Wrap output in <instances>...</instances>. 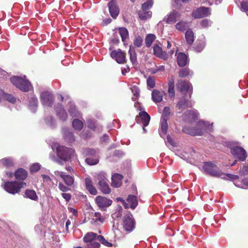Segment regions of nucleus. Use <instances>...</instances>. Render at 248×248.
I'll return each mask as SVG.
<instances>
[{"instance_id":"nucleus-1","label":"nucleus","mask_w":248,"mask_h":248,"mask_svg":"<svg viewBox=\"0 0 248 248\" xmlns=\"http://www.w3.org/2000/svg\"><path fill=\"white\" fill-rule=\"evenodd\" d=\"M26 186V183L23 181H7L4 183L3 187L8 193L15 195L19 193L21 189Z\"/></svg>"},{"instance_id":"nucleus-2","label":"nucleus","mask_w":248,"mask_h":248,"mask_svg":"<svg viewBox=\"0 0 248 248\" xmlns=\"http://www.w3.org/2000/svg\"><path fill=\"white\" fill-rule=\"evenodd\" d=\"M10 81L14 86L24 92H28L31 86V83L26 79L25 76L23 77L18 76L12 77L10 78Z\"/></svg>"},{"instance_id":"nucleus-3","label":"nucleus","mask_w":248,"mask_h":248,"mask_svg":"<svg viewBox=\"0 0 248 248\" xmlns=\"http://www.w3.org/2000/svg\"><path fill=\"white\" fill-rule=\"evenodd\" d=\"M58 157L63 161H69L74 157L75 152L72 148H68L64 146L59 145L56 148Z\"/></svg>"},{"instance_id":"nucleus-4","label":"nucleus","mask_w":248,"mask_h":248,"mask_svg":"<svg viewBox=\"0 0 248 248\" xmlns=\"http://www.w3.org/2000/svg\"><path fill=\"white\" fill-rule=\"evenodd\" d=\"M97 181V186L98 189L104 194H108L111 192V189L108 184V181L105 174L100 173L96 176Z\"/></svg>"},{"instance_id":"nucleus-5","label":"nucleus","mask_w":248,"mask_h":248,"mask_svg":"<svg viewBox=\"0 0 248 248\" xmlns=\"http://www.w3.org/2000/svg\"><path fill=\"white\" fill-rule=\"evenodd\" d=\"M203 169L207 173L213 177H221L224 174L213 162H204Z\"/></svg>"},{"instance_id":"nucleus-6","label":"nucleus","mask_w":248,"mask_h":248,"mask_svg":"<svg viewBox=\"0 0 248 248\" xmlns=\"http://www.w3.org/2000/svg\"><path fill=\"white\" fill-rule=\"evenodd\" d=\"M136 227V221L133 215L128 213L125 214L123 219V229L127 233L132 232Z\"/></svg>"},{"instance_id":"nucleus-7","label":"nucleus","mask_w":248,"mask_h":248,"mask_svg":"<svg viewBox=\"0 0 248 248\" xmlns=\"http://www.w3.org/2000/svg\"><path fill=\"white\" fill-rule=\"evenodd\" d=\"M210 8L201 7L193 11L191 16L194 19H199L210 15Z\"/></svg>"},{"instance_id":"nucleus-8","label":"nucleus","mask_w":248,"mask_h":248,"mask_svg":"<svg viewBox=\"0 0 248 248\" xmlns=\"http://www.w3.org/2000/svg\"><path fill=\"white\" fill-rule=\"evenodd\" d=\"M232 153L235 158L239 160L244 161L247 157L246 151L242 147H235L232 149Z\"/></svg>"},{"instance_id":"nucleus-9","label":"nucleus","mask_w":248,"mask_h":248,"mask_svg":"<svg viewBox=\"0 0 248 248\" xmlns=\"http://www.w3.org/2000/svg\"><path fill=\"white\" fill-rule=\"evenodd\" d=\"M40 100L43 105L51 107L53 104L54 97L50 93L44 92L40 95Z\"/></svg>"},{"instance_id":"nucleus-10","label":"nucleus","mask_w":248,"mask_h":248,"mask_svg":"<svg viewBox=\"0 0 248 248\" xmlns=\"http://www.w3.org/2000/svg\"><path fill=\"white\" fill-rule=\"evenodd\" d=\"M110 56L115 59L118 63L126 62L125 53L120 49L113 50L110 53Z\"/></svg>"},{"instance_id":"nucleus-11","label":"nucleus","mask_w":248,"mask_h":248,"mask_svg":"<svg viewBox=\"0 0 248 248\" xmlns=\"http://www.w3.org/2000/svg\"><path fill=\"white\" fill-rule=\"evenodd\" d=\"M108 10L111 16L115 19L119 15L120 10L116 0H111L108 3Z\"/></svg>"},{"instance_id":"nucleus-12","label":"nucleus","mask_w":248,"mask_h":248,"mask_svg":"<svg viewBox=\"0 0 248 248\" xmlns=\"http://www.w3.org/2000/svg\"><path fill=\"white\" fill-rule=\"evenodd\" d=\"M180 16V14L176 10L170 12L163 19L167 24H171L175 23Z\"/></svg>"},{"instance_id":"nucleus-13","label":"nucleus","mask_w":248,"mask_h":248,"mask_svg":"<svg viewBox=\"0 0 248 248\" xmlns=\"http://www.w3.org/2000/svg\"><path fill=\"white\" fill-rule=\"evenodd\" d=\"M140 118L141 119L142 121V124L143 125V129L144 131H146L145 127L147 126L150 121V116L145 111H140L139 113V116H137L136 118V121L138 123Z\"/></svg>"},{"instance_id":"nucleus-14","label":"nucleus","mask_w":248,"mask_h":248,"mask_svg":"<svg viewBox=\"0 0 248 248\" xmlns=\"http://www.w3.org/2000/svg\"><path fill=\"white\" fill-rule=\"evenodd\" d=\"M153 53L154 54L164 60H167L168 59V54L165 51H163L162 48L158 45H155L153 46Z\"/></svg>"},{"instance_id":"nucleus-15","label":"nucleus","mask_w":248,"mask_h":248,"mask_svg":"<svg viewBox=\"0 0 248 248\" xmlns=\"http://www.w3.org/2000/svg\"><path fill=\"white\" fill-rule=\"evenodd\" d=\"M95 202L100 207H107L112 204V201L106 197L98 196L95 198Z\"/></svg>"},{"instance_id":"nucleus-16","label":"nucleus","mask_w":248,"mask_h":248,"mask_svg":"<svg viewBox=\"0 0 248 248\" xmlns=\"http://www.w3.org/2000/svg\"><path fill=\"white\" fill-rule=\"evenodd\" d=\"M176 107L179 110L182 111L183 110L186 109L187 108H192V104L190 101L185 98V97H183L180 99L176 104Z\"/></svg>"},{"instance_id":"nucleus-17","label":"nucleus","mask_w":248,"mask_h":248,"mask_svg":"<svg viewBox=\"0 0 248 248\" xmlns=\"http://www.w3.org/2000/svg\"><path fill=\"white\" fill-rule=\"evenodd\" d=\"M55 110L57 115L61 120L64 121L67 119V114L62 104H58L55 108Z\"/></svg>"},{"instance_id":"nucleus-18","label":"nucleus","mask_w":248,"mask_h":248,"mask_svg":"<svg viewBox=\"0 0 248 248\" xmlns=\"http://www.w3.org/2000/svg\"><path fill=\"white\" fill-rule=\"evenodd\" d=\"M58 174L68 186H71L74 184V178L73 176L65 174L63 171H58Z\"/></svg>"},{"instance_id":"nucleus-19","label":"nucleus","mask_w":248,"mask_h":248,"mask_svg":"<svg viewBox=\"0 0 248 248\" xmlns=\"http://www.w3.org/2000/svg\"><path fill=\"white\" fill-rule=\"evenodd\" d=\"M177 89L181 93L188 92L190 88V83L185 80H179L176 85Z\"/></svg>"},{"instance_id":"nucleus-20","label":"nucleus","mask_w":248,"mask_h":248,"mask_svg":"<svg viewBox=\"0 0 248 248\" xmlns=\"http://www.w3.org/2000/svg\"><path fill=\"white\" fill-rule=\"evenodd\" d=\"M85 186L86 189L89 193L93 195H95L97 193L96 188L93 184V182L90 178H86L85 179Z\"/></svg>"},{"instance_id":"nucleus-21","label":"nucleus","mask_w":248,"mask_h":248,"mask_svg":"<svg viewBox=\"0 0 248 248\" xmlns=\"http://www.w3.org/2000/svg\"><path fill=\"white\" fill-rule=\"evenodd\" d=\"M98 235L94 232H88L83 237V240L87 244H89V243H92L98 240Z\"/></svg>"},{"instance_id":"nucleus-22","label":"nucleus","mask_w":248,"mask_h":248,"mask_svg":"<svg viewBox=\"0 0 248 248\" xmlns=\"http://www.w3.org/2000/svg\"><path fill=\"white\" fill-rule=\"evenodd\" d=\"M14 175L17 180L23 181L27 178L28 172L25 170L19 168L16 171Z\"/></svg>"},{"instance_id":"nucleus-23","label":"nucleus","mask_w":248,"mask_h":248,"mask_svg":"<svg viewBox=\"0 0 248 248\" xmlns=\"http://www.w3.org/2000/svg\"><path fill=\"white\" fill-rule=\"evenodd\" d=\"M122 175L118 173L114 174L111 177V186L114 187H119L122 185Z\"/></svg>"},{"instance_id":"nucleus-24","label":"nucleus","mask_w":248,"mask_h":248,"mask_svg":"<svg viewBox=\"0 0 248 248\" xmlns=\"http://www.w3.org/2000/svg\"><path fill=\"white\" fill-rule=\"evenodd\" d=\"M168 128L167 119L161 118L160 127L159 128V133L160 135L162 137L167 134Z\"/></svg>"},{"instance_id":"nucleus-25","label":"nucleus","mask_w":248,"mask_h":248,"mask_svg":"<svg viewBox=\"0 0 248 248\" xmlns=\"http://www.w3.org/2000/svg\"><path fill=\"white\" fill-rule=\"evenodd\" d=\"M177 61L179 66L184 67L186 66L187 62L186 55L183 52L179 53L177 57Z\"/></svg>"},{"instance_id":"nucleus-26","label":"nucleus","mask_w":248,"mask_h":248,"mask_svg":"<svg viewBox=\"0 0 248 248\" xmlns=\"http://www.w3.org/2000/svg\"><path fill=\"white\" fill-rule=\"evenodd\" d=\"M138 14L141 20L145 21L151 18L152 12L151 11H143V10H141L139 11Z\"/></svg>"},{"instance_id":"nucleus-27","label":"nucleus","mask_w":248,"mask_h":248,"mask_svg":"<svg viewBox=\"0 0 248 248\" xmlns=\"http://www.w3.org/2000/svg\"><path fill=\"white\" fill-rule=\"evenodd\" d=\"M127 202L130 204V208L134 209L138 204V201L137 196L129 195L127 198Z\"/></svg>"},{"instance_id":"nucleus-28","label":"nucleus","mask_w":248,"mask_h":248,"mask_svg":"<svg viewBox=\"0 0 248 248\" xmlns=\"http://www.w3.org/2000/svg\"><path fill=\"white\" fill-rule=\"evenodd\" d=\"M152 98L155 102H160L163 99V95L158 90H154L152 93Z\"/></svg>"},{"instance_id":"nucleus-29","label":"nucleus","mask_w":248,"mask_h":248,"mask_svg":"<svg viewBox=\"0 0 248 248\" xmlns=\"http://www.w3.org/2000/svg\"><path fill=\"white\" fill-rule=\"evenodd\" d=\"M168 86L169 96L170 97H174L175 96L174 81V78L172 77L168 80Z\"/></svg>"},{"instance_id":"nucleus-30","label":"nucleus","mask_w":248,"mask_h":248,"mask_svg":"<svg viewBox=\"0 0 248 248\" xmlns=\"http://www.w3.org/2000/svg\"><path fill=\"white\" fill-rule=\"evenodd\" d=\"M0 163L5 167L9 168L14 165L13 160L11 157H5L0 160Z\"/></svg>"},{"instance_id":"nucleus-31","label":"nucleus","mask_w":248,"mask_h":248,"mask_svg":"<svg viewBox=\"0 0 248 248\" xmlns=\"http://www.w3.org/2000/svg\"><path fill=\"white\" fill-rule=\"evenodd\" d=\"M185 38L188 45H192L194 41V32L192 30L189 29L186 31L185 33Z\"/></svg>"},{"instance_id":"nucleus-32","label":"nucleus","mask_w":248,"mask_h":248,"mask_svg":"<svg viewBox=\"0 0 248 248\" xmlns=\"http://www.w3.org/2000/svg\"><path fill=\"white\" fill-rule=\"evenodd\" d=\"M72 126L76 130L80 131L83 128L84 124L82 121L75 119L72 122Z\"/></svg>"},{"instance_id":"nucleus-33","label":"nucleus","mask_w":248,"mask_h":248,"mask_svg":"<svg viewBox=\"0 0 248 248\" xmlns=\"http://www.w3.org/2000/svg\"><path fill=\"white\" fill-rule=\"evenodd\" d=\"M188 28L186 21H180L175 25V28L180 31H184Z\"/></svg>"},{"instance_id":"nucleus-34","label":"nucleus","mask_w":248,"mask_h":248,"mask_svg":"<svg viewBox=\"0 0 248 248\" xmlns=\"http://www.w3.org/2000/svg\"><path fill=\"white\" fill-rule=\"evenodd\" d=\"M128 53L130 55V59L133 64L137 62V54L135 52L134 48L131 46L129 47Z\"/></svg>"},{"instance_id":"nucleus-35","label":"nucleus","mask_w":248,"mask_h":248,"mask_svg":"<svg viewBox=\"0 0 248 248\" xmlns=\"http://www.w3.org/2000/svg\"><path fill=\"white\" fill-rule=\"evenodd\" d=\"M25 194L27 198L32 200L37 201L38 199V196L36 195V192L33 190L26 189Z\"/></svg>"},{"instance_id":"nucleus-36","label":"nucleus","mask_w":248,"mask_h":248,"mask_svg":"<svg viewBox=\"0 0 248 248\" xmlns=\"http://www.w3.org/2000/svg\"><path fill=\"white\" fill-rule=\"evenodd\" d=\"M119 32L122 42H124L129 35L128 30L125 28L122 27L119 29Z\"/></svg>"},{"instance_id":"nucleus-37","label":"nucleus","mask_w":248,"mask_h":248,"mask_svg":"<svg viewBox=\"0 0 248 248\" xmlns=\"http://www.w3.org/2000/svg\"><path fill=\"white\" fill-rule=\"evenodd\" d=\"M156 39V36L153 34H148L145 38V45L147 47L151 46L153 42Z\"/></svg>"},{"instance_id":"nucleus-38","label":"nucleus","mask_w":248,"mask_h":248,"mask_svg":"<svg viewBox=\"0 0 248 248\" xmlns=\"http://www.w3.org/2000/svg\"><path fill=\"white\" fill-rule=\"evenodd\" d=\"M68 112L71 116L72 117H78L79 115V112L78 111L76 107L74 105H71L68 109Z\"/></svg>"},{"instance_id":"nucleus-39","label":"nucleus","mask_w":248,"mask_h":248,"mask_svg":"<svg viewBox=\"0 0 248 248\" xmlns=\"http://www.w3.org/2000/svg\"><path fill=\"white\" fill-rule=\"evenodd\" d=\"M153 0H147L142 4L141 10L143 11H149V10L153 6Z\"/></svg>"},{"instance_id":"nucleus-40","label":"nucleus","mask_w":248,"mask_h":248,"mask_svg":"<svg viewBox=\"0 0 248 248\" xmlns=\"http://www.w3.org/2000/svg\"><path fill=\"white\" fill-rule=\"evenodd\" d=\"M205 43L203 41H200L199 42L196 43L195 44L194 49L197 52H201L205 47Z\"/></svg>"},{"instance_id":"nucleus-41","label":"nucleus","mask_w":248,"mask_h":248,"mask_svg":"<svg viewBox=\"0 0 248 248\" xmlns=\"http://www.w3.org/2000/svg\"><path fill=\"white\" fill-rule=\"evenodd\" d=\"M195 127H188V126H184L183 128V131L188 134H189L192 136H195V134H197V133H195Z\"/></svg>"},{"instance_id":"nucleus-42","label":"nucleus","mask_w":248,"mask_h":248,"mask_svg":"<svg viewBox=\"0 0 248 248\" xmlns=\"http://www.w3.org/2000/svg\"><path fill=\"white\" fill-rule=\"evenodd\" d=\"M38 105V100L36 97H32L31 98L30 103H29V107L30 109L32 111H34L35 108L37 107Z\"/></svg>"},{"instance_id":"nucleus-43","label":"nucleus","mask_w":248,"mask_h":248,"mask_svg":"<svg viewBox=\"0 0 248 248\" xmlns=\"http://www.w3.org/2000/svg\"><path fill=\"white\" fill-rule=\"evenodd\" d=\"M147 85L150 88H154L155 86V78L149 76L147 79Z\"/></svg>"},{"instance_id":"nucleus-44","label":"nucleus","mask_w":248,"mask_h":248,"mask_svg":"<svg viewBox=\"0 0 248 248\" xmlns=\"http://www.w3.org/2000/svg\"><path fill=\"white\" fill-rule=\"evenodd\" d=\"M143 39L142 37L139 35L135 37L134 40L133 44L135 47H140L142 45Z\"/></svg>"},{"instance_id":"nucleus-45","label":"nucleus","mask_w":248,"mask_h":248,"mask_svg":"<svg viewBox=\"0 0 248 248\" xmlns=\"http://www.w3.org/2000/svg\"><path fill=\"white\" fill-rule=\"evenodd\" d=\"M99 242H101L104 245L107 246L108 247H112V244L107 241L104 237L103 236L99 235L98 236V240Z\"/></svg>"},{"instance_id":"nucleus-46","label":"nucleus","mask_w":248,"mask_h":248,"mask_svg":"<svg viewBox=\"0 0 248 248\" xmlns=\"http://www.w3.org/2000/svg\"><path fill=\"white\" fill-rule=\"evenodd\" d=\"M2 97H3L6 100L12 103H15L16 101L15 97L10 94L5 93H4V94Z\"/></svg>"},{"instance_id":"nucleus-47","label":"nucleus","mask_w":248,"mask_h":248,"mask_svg":"<svg viewBox=\"0 0 248 248\" xmlns=\"http://www.w3.org/2000/svg\"><path fill=\"white\" fill-rule=\"evenodd\" d=\"M178 74L181 78L187 77L189 74V70L188 68H182L179 71Z\"/></svg>"},{"instance_id":"nucleus-48","label":"nucleus","mask_w":248,"mask_h":248,"mask_svg":"<svg viewBox=\"0 0 248 248\" xmlns=\"http://www.w3.org/2000/svg\"><path fill=\"white\" fill-rule=\"evenodd\" d=\"M88 127L93 130H94L96 127V122L92 119L87 121Z\"/></svg>"},{"instance_id":"nucleus-49","label":"nucleus","mask_w":248,"mask_h":248,"mask_svg":"<svg viewBox=\"0 0 248 248\" xmlns=\"http://www.w3.org/2000/svg\"><path fill=\"white\" fill-rule=\"evenodd\" d=\"M85 161L90 165H94L97 164L98 163L99 160L97 158H92L91 157H87L85 159Z\"/></svg>"},{"instance_id":"nucleus-50","label":"nucleus","mask_w":248,"mask_h":248,"mask_svg":"<svg viewBox=\"0 0 248 248\" xmlns=\"http://www.w3.org/2000/svg\"><path fill=\"white\" fill-rule=\"evenodd\" d=\"M170 114V108L169 107H165L163 109L162 116L161 118L167 119Z\"/></svg>"},{"instance_id":"nucleus-51","label":"nucleus","mask_w":248,"mask_h":248,"mask_svg":"<svg viewBox=\"0 0 248 248\" xmlns=\"http://www.w3.org/2000/svg\"><path fill=\"white\" fill-rule=\"evenodd\" d=\"M41 168V166L39 163H34L30 167V171L31 172H36L38 171Z\"/></svg>"},{"instance_id":"nucleus-52","label":"nucleus","mask_w":248,"mask_h":248,"mask_svg":"<svg viewBox=\"0 0 248 248\" xmlns=\"http://www.w3.org/2000/svg\"><path fill=\"white\" fill-rule=\"evenodd\" d=\"M94 217H95V219L93 218V220H94V222L99 221L102 223L104 221V218L101 216V213L99 212H96L94 213Z\"/></svg>"},{"instance_id":"nucleus-53","label":"nucleus","mask_w":248,"mask_h":248,"mask_svg":"<svg viewBox=\"0 0 248 248\" xmlns=\"http://www.w3.org/2000/svg\"><path fill=\"white\" fill-rule=\"evenodd\" d=\"M58 187L59 189L62 192H67L70 190L69 186H65L61 182L59 183Z\"/></svg>"},{"instance_id":"nucleus-54","label":"nucleus","mask_w":248,"mask_h":248,"mask_svg":"<svg viewBox=\"0 0 248 248\" xmlns=\"http://www.w3.org/2000/svg\"><path fill=\"white\" fill-rule=\"evenodd\" d=\"M87 248H99L100 244L99 243L95 241L92 243H89L86 245Z\"/></svg>"},{"instance_id":"nucleus-55","label":"nucleus","mask_w":248,"mask_h":248,"mask_svg":"<svg viewBox=\"0 0 248 248\" xmlns=\"http://www.w3.org/2000/svg\"><path fill=\"white\" fill-rule=\"evenodd\" d=\"M210 21L209 20L207 19H204L201 21L200 24L202 28H207L210 25Z\"/></svg>"},{"instance_id":"nucleus-56","label":"nucleus","mask_w":248,"mask_h":248,"mask_svg":"<svg viewBox=\"0 0 248 248\" xmlns=\"http://www.w3.org/2000/svg\"><path fill=\"white\" fill-rule=\"evenodd\" d=\"M205 129L200 127H195V133H197V134H195V136H202L204 131Z\"/></svg>"},{"instance_id":"nucleus-57","label":"nucleus","mask_w":248,"mask_h":248,"mask_svg":"<svg viewBox=\"0 0 248 248\" xmlns=\"http://www.w3.org/2000/svg\"><path fill=\"white\" fill-rule=\"evenodd\" d=\"M85 153L87 155L92 156L95 155L96 151L94 149L88 148L86 149Z\"/></svg>"},{"instance_id":"nucleus-58","label":"nucleus","mask_w":248,"mask_h":248,"mask_svg":"<svg viewBox=\"0 0 248 248\" xmlns=\"http://www.w3.org/2000/svg\"><path fill=\"white\" fill-rule=\"evenodd\" d=\"M62 196L67 202H69L71 198V195L69 193H63L62 194Z\"/></svg>"},{"instance_id":"nucleus-59","label":"nucleus","mask_w":248,"mask_h":248,"mask_svg":"<svg viewBox=\"0 0 248 248\" xmlns=\"http://www.w3.org/2000/svg\"><path fill=\"white\" fill-rule=\"evenodd\" d=\"M224 174L223 175H225L227 176L230 179L236 180V179H239V176L236 175H233V174H230V173H226V174L224 173Z\"/></svg>"},{"instance_id":"nucleus-60","label":"nucleus","mask_w":248,"mask_h":248,"mask_svg":"<svg viewBox=\"0 0 248 248\" xmlns=\"http://www.w3.org/2000/svg\"><path fill=\"white\" fill-rule=\"evenodd\" d=\"M242 174L244 176H245L246 175L248 174V165L243 166L242 170Z\"/></svg>"},{"instance_id":"nucleus-61","label":"nucleus","mask_w":248,"mask_h":248,"mask_svg":"<svg viewBox=\"0 0 248 248\" xmlns=\"http://www.w3.org/2000/svg\"><path fill=\"white\" fill-rule=\"evenodd\" d=\"M242 8L245 11H248V2L243 1L241 3Z\"/></svg>"},{"instance_id":"nucleus-62","label":"nucleus","mask_w":248,"mask_h":248,"mask_svg":"<svg viewBox=\"0 0 248 248\" xmlns=\"http://www.w3.org/2000/svg\"><path fill=\"white\" fill-rule=\"evenodd\" d=\"M242 186L243 188H248V178H245L242 180Z\"/></svg>"},{"instance_id":"nucleus-63","label":"nucleus","mask_w":248,"mask_h":248,"mask_svg":"<svg viewBox=\"0 0 248 248\" xmlns=\"http://www.w3.org/2000/svg\"><path fill=\"white\" fill-rule=\"evenodd\" d=\"M111 21H112V19L110 18H107L106 19L103 20L102 22V24L103 26H106L108 24L110 23Z\"/></svg>"},{"instance_id":"nucleus-64","label":"nucleus","mask_w":248,"mask_h":248,"mask_svg":"<svg viewBox=\"0 0 248 248\" xmlns=\"http://www.w3.org/2000/svg\"><path fill=\"white\" fill-rule=\"evenodd\" d=\"M167 140L168 142L173 146H175V142H174L173 139L171 138V137L169 135L167 136Z\"/></svg>"}]
</instances>
